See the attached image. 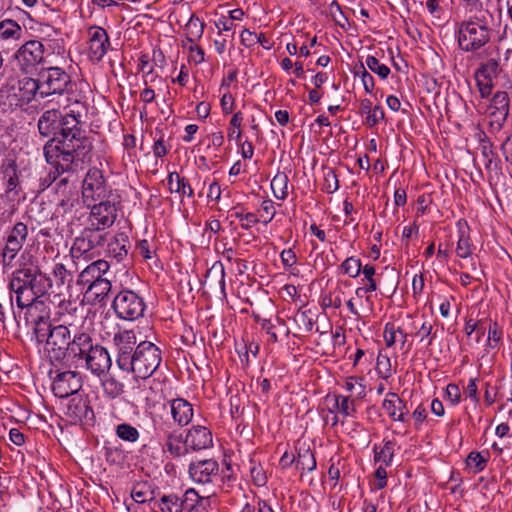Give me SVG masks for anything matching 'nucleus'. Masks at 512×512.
<instances>
[{
  "mask_svg": "<svg viewBox=\"0 0 512 512\" xmlns=\"http://www.w3.org/2000/svg\"><path fill=\"white\" fill-rule=\"evenodd\" d=\"M81 118V113L74 109L63 114L52 108L45 110L37 121L40 136L48 138L43 146L45 160L54 169L47 176L49 185L92 160L93 142L82 128Z\"/></svg>",
  "mask_w": 512,
  "mask_h": 512,
  "instance_id": "1",
  "label": "nucleus"
},
{
  "mask_svg": "<svg viewBox=\"0 0 512 512\" xmlns=\"http://www.w3.org/2000/svg\"><path fill=\"white\" fill-rule=\"evenodd\" d=\"M52 287V280L43 273L38 266H23L12 272L9 282V304L14 319L19 323L18 317L24 311V319L29 320L34 311H38L43 302L38 299L45 295Z\"/></svg>",
  "mask_w": 512,
  "mask_h": 512,
  "instance_id": "2",
  "label": "nucleus"
},
{
  "mask_svg": "<svg viewBox=\"0 0 512 512\" xmlns=\"http://www.w3.org/2000/svg\"><path fill=\"white\" fill-rule=\"evenodd\" d=\"M108 232L88 224L75 237L70 254L73 259L92 260L101 255V250L107 243Z\"/></svg>",
  "mask_w": 512,
  "mask_h": 512,
  "instance_id": "3",
  "label": "nucleus"
},
{
  "mask_svg": "<svg viewBox=\"0 0 512 512\" xmlns=\"http://www.w3.org/2000/svg\"><path fill=\"white\" fill-rule=\"evenodd\" d=\"M161 360V350L150 341H142L136 346L134 355L128 362V368L123 371L146 379L156 371Z\"/></svg>",
  "mask_w": 512,
  "mask_h": 512,
  "instance_id": "4",
  "label": "nucleus"
},
{
  "mask_svg": "<svg viewBox=\"0 0 512 512\" xmlns=\"http://www.w3.org/2000/svg\"><path fill=\"white\" fill-rule=\"evenodd\" d=\"M37 75L40 81L41 99L72 91L74 83L71 76L61 67H43Z\"/></svg>",
  "mask_w": 512,
  "mask_h": 512,
  "instance_id": "5",
  "label": "nucleus"
},
{
  "mask_svg": "<svg viewBox=\"0 0 512 512\" xmlns=\"http://www.w3.org/2000/svg\"><path fill=\"white\" fill-rule=\"evenodd\" d=\"M491 32L488 26L480 20L461 23L458 31V43L466 52H474L490 40Z\"/></svg>",
  "mask_w": 512,
  "mask_h": 512,
  "instance_id": "6",
  "label": "nucleus"
},
{
  "mask_svg": "<svg viewBox=\"0 0 512 512\" xmlns=\"http://www.w3.org/2000/svg\"><path fill=\"white\" fill-rule=\"evenodd\" d=\"M112 307L118 318L134 321L144 315L146 303L133 290L123 289L114 297Z\"/></svg>",
  "mask_w": 512,
  "mask_h": 512,
  "instance_id": "7",
  "label": "nucleus"
},
{
  "mask_svg": "<svg viewBox=\"0 0 512 512\" xmlns=\"http://www.w3.org/2000/svg\"><path fill=\"white\" fill-rule=\"evenodd\" d=\"M119 196H111L93 203H87L85 206L90 209L87 223L94 224L95 227L106 230L111 227L117 219Z\"/></svg>",
  "mask_w": 512,
  "mask_h": 512,
  "instance_id": "8",
  "label": "nucleus"
},
{
  "mask_svg": "<svg viewBox=\"0 0 512 512\" xmlns=\"http://www.w3.org/2000/svg\"><path fill=\"white\" fill-rule=\"evenodd\" d=\"M82 202L93 203L98 200L115 196L112 189L107 185L103 172L96 168H90L82 183Z\"/></svg>",
  "mask_w": 512,
  "mask_h": 512,
  "instance_id": "9",
  "label": "nucleus"
},
{
  "mask_svg": "<svg viewBox=\"0 0 512 512\" xmlns=\"http://www.w3.org/2000/svg\"><path fill=\"white\" fill-rule=\"evenodd\" d=\"M49 376L52 379V392L58 398H67L82 388V376L78 371L55 368L50 370Z\"/></svg>",
  "mask_w": 512,
  "mask_h": 512,
  "instance_id": "10",
  "label": "nucleus"
},
{
  "mask_svg": "<svg viewBox=\"0 0 512 512\" xmlns=\"http://www.w3.org/2000/svg\"><path fill=\"white\" fill-rule=\"evenodd\" d=\"M72 330L65 324L54 326L49 337L46 338L45 351L50 360L63 363L66 351L69 348Z\"/></svg>",
  "mask_w": 512,
  "mask_h": 512,
  "instance_id": "11",
  "label": "nucleus"
},
{
  "mask_svg": "<svg viewBox=\"0 0 512 512\" xmlns=\"http://www.w3.org/2000/svg\"><path fill=\"white\" fill-rule=\"evenodd\" d=\"M113 345L116 349V364L123 371L128 368V362L138 345L136 333L134 330L119 328L113 335Z\"/></svg>",
  "mask_w": 512,
  "mask_h": 512,
  "instance_id": "12",
  "label": "nucleus"
},
{
  "mask_svg": "<svg viewBox=\"0 0 512 512\" xmlns=\"http://www.w3.org/2000/svg\"><path fill=\"white\" fill-rule=\"evenodd\" d=\"M15 59L22 72L32 73L44 61V46L38 40H29L17 50Z\"/></svg>",
  "mask_w": 512,
  "mask_h": 512,
  "instance_id": "13",
  "label": "nucleus"
},
{
  "mask_svg": "<svg viewBox=\"0 0 512 512\" xmlns=\"http://www.w3.org/2000/svg\"><path fill=\"white\" fill-rule=\"evenodd\" d=\"M502 73L500 62L491 58L482 63L475 71V80L483 98L488 97L494 87V80Z\"/></svg>",
  "mask_w": 512,
  "mask_h": 512,
  "instance_id": "14",
  "label": "nucleus"
},
{
  "mask_svg": "<svg viewBox=\"0 0 512 512\" xmlns=\"http://www.w3.org/2000/svg\"><path fill=\"white\" fill-rule=\"evenodd\" d=\"M82 361L85 362V368L98 377L105 375L112 366L108 350L98 343L92 345Z\"/></svg>",
  "mask_w": 512,
  "mask_h": 512,
  "instance_id": "15",
  "label": "nucleus"
},
{
  "mask_svg": "<svg viewBox=\"0 0 512 512\" xmlns=\"http://www.w3.org/2000/svg\"><path fill=\"white\" fill-rule=\"evenodd\" d=\"M69 348H67L65 361L78 362L83 360L89 349L92 348L94 341L91 335L85 331H79L73 327L70 336Z\"/></svg>",
  "mask_w": 512,
  "mask_h": 512,
  "instance_id": "16",
  "label": "nucleus"
},
{
  "mask_svg": "<svg viewBox=\"0 0 512 512\" xmlns=\"http://www.w3.org/2000/svg\"><path fill=\"white\" fill-rule=\"evenodd\" d=\"M88 57L93 62H100L110 47L109 36L105 29L92 26L88 30Z\"/></svg>",
  "mask_w": 512,
  "mask_h": 512,
  "instance_id": "17",
  "label": "nucleus"
},
{
  "mask_svg": "<svg viewBox=\"0 0 512 512\" xmlns=\"http://www.w3.org/2000/svg\"><path fill=\"white\" fill-rule=\"evenodd\" d=\"M211 431L201 425L192 426L185 437V445L188 450L199 451L212 446Z\"/></svg>",
  "mask_w": 512,
  "mask_h": 512,
  "instance_id": "18",
  "label": "nucleus"
},
{
  "mask_svg": "<svg viewBox=\"0 0 512 512\" xmlns=\"http://www.w3.org/2000/svg\"><path fill=\"white\" fill-rule=\"evenodd\" d=\"M383 410L393 421L407 423L409 410L406 403L395 392H388L382 403Z\"/></svg>",
  "mask_w": 512,
  "mask_h": 512,
  "instance_id": "19",
  "label": "nucleus"
},
{
  "mask_svg": "<svg viewBox=\"0 0 512 512\" xmlns=\"http://www.w3.org/2000/svg\"><path fill=\"white\" fill-rule=\"evenodd\" d=\"M219 470L218 462L214 459H206L191 463L189 474L192 479L198 483L212 482V478L217 475Z\"/></svg>",
  "mask_w": 512,
  "mask_h": 512,
  "instance_id": "20",
  "label": "nucleus"
},
{
  "mask_svg": "<svg viewBox=\"0 0 512 512\" xmlns=\"http://www.w3.org/2000/svg\"><path fill=\"white\" fill-rule=\"evenodd\" d=\"M168 425H161L157 429V434L165 438V447L166 450L173 457H181L188 452V449L185 445V440L183 441V436L181 433H177V431H170L168 429Z\"/></svg>",
  "mask_w": 512,
  "mask_h": 512,
  "instance_id": "21",
  "label": "nucleus"
},
{
  "mask_svg": "<svg viewBox=\"0 0 512 512\" xmlns=\"http://www.w3.org/2000/svg\"><path fill=\"white\" fill-rule=\"evenodd\" d=\"M21 104H28L32 100L41 98L40 81L31 77H23L17 82V92L14 94Z\"/></svg>",
  "mask_w": 512,
  "mask_h": 512,
  "instance_id": "22",
  "label": "nucleus"
},
{
  "mask_svg": "<svg viewBox=\"0 0 512 512\" xmlns=\"http://www.w3.org/2000/svg\"><path fill=\"white\" fill-rule=\"evenodd\" d=\"M110 265L106 260L98 259L89 264L78 277V284L88 286L104 279V275L109 271Z\"/></svg>",
  "mask_w": 512,
  "mask_h": 512,
  "instance_id": "23",
  "label": "nucleus"
},
{
  "mask_svg": "<svg viewBox=\"0 0 512 512\" xmlns=\"http://www.w3.org/2000/svg\"><path fill=\"white\" fill-rule=\"evenodd\" d=\"M36 312L37 311H34L32 316L29 315L28 321L25 319L24 321L26 326H29L30 324L33 325V334L37 343L43 344L46 342V338L50 336L54 326H52L48 317L44 315H36Z\"/></svg>",
  "mask_w": 512,
  "mask_h": 512,
  "instance_id": "24",
  "label": "nucleus"
},
{
  "mask_svg": "<svg viewBox=\"0 0 512 512\" xmlns=\"http://www.w3.org/2000/svg\"><path fill=\"white\" fill-rule=\"evenodd\" d=\"M204 285L213 291L219 290L221 294L225 295V269L222 262H214L207 270Z\"/></svg>",
  "mask_w": 512,
  "mask_h": 512,
  "instance_id": "25",
  "label": "nucleus"
},
{
  "mask_svg": "<svg viewBox=\"0 0 512 512\" xmlns=\"http://www.w3.org/2000/svg\"><path fill=\"white\" fill-rule=\"evenodd\" d=\"M112 288L111 281L107 278L98 280L93 284L86 286L84 297L92 304L103 303L108 297Z\"/></svg>",
  "mask_w": 512,
  "mask_h": 512,
  "instance_id": "26",
  "label": "nucleus"
},
{
  "mask_svg": "<svg viewBox=\"0 0 512 512\" xmlns=\"http://www.w3.org/2000/svg\"><path fill=\"white\" fill-rule=\"evenodd\" d=\"M130 246L129 237L125 233H118L107 243V253L121 262L127 257Z\"/></svg>",
  "mask_w": 512,
  "mask_h": 512,
  "instance_id": "27",
  "label": "nucleus"
},
{
  "mask_svg": "<svg viewBox=\"0 0 512 512\" xmlns=\"http://www.w3.org/2000/svg\"><path fill=\"white\" fill-rule=\"evenodd\" d=\"M171 415L180 426L188 425L193 418V407L185 399L177 398L171 401Z\"/></svg>",
  "mask_w": 512,
  "mask_h": 512,
  "instance_id": "28",
  "label": "nucleus"
},
{
  "mask_svg": "<svg viewBox=\"0 0 512 512\" xmlns=\"http://www.w3.org/2000/svg\"><path fill=\"white\" fill-rule=\"evenodd\" d=\"M85 307L82 303H77L71 300H63L57 307V315L62 318L65 325L73 327L72 318H84Z\"/></svg>",
  "mask_w": 512,
  "mask_h": 512,
  "instance_id": "29",
  "label": "nucleus"
},
{
  "mask_svg": "<svg viewBox=\"0 0 512 512\" xmlns=\"http://www.w3.org/2000/svg\"><path fill=\"white\" fill-rule=\"evenodd\" d=\"M184 503L186 512H208L211 499L200 496L193 488H190L184 493Z\"/></svg>",
  "mask_w": 512,
  "mask_h": 512,
  "instance_id": "30",
  "label": "nucleus"
},
{
  "mask_svg": "<svg viewBox=\"0 0 512 512\" xmlns=\"http://www.w3.org/2000/svg\"><path fill=\"white\" fill-rule=\"evenodd\" d=\"M28 237L27 225L23 222H17L7 231L4 237V243L22 249Z\"/></svg>",
  "mask_w": 512,
  "mask_h": 512,
  "instance_id": "31",
  "label": "nucleus"
},
{
  "mask_svg": "<svg viewBox=\"0 0 512 512\" xmlns=\"http://www.w3.org/2000/svg\"><path fill=\"white\" fill-rule=\"evenodd\" d=\"M167 181L170 192L179 193L180 195L187 196L189 198L194 196V190L189 181L185 177L180 176L179 173H169Z\"/></svg>",
  "mask_w": 512,
  "mask_h": 512,
  "instance_id": "32",
  "label": "nucleus"
},
{
  "mask_svg": "<svg viewBox=\"0 0 512 512\" xmlns=\"http://www.w3.org/2000/svg\"><path fill=\"white\" fill-rule=\"evenodd\" d=\"M205 23L198 16L192 14L185 25L186 40L188 43L197 42L203 35Z\"/></svg>",
  "mask_w": 512,
  "mask_h": 512,
  "instance_id": "33",
  "label": "nucleus"
},
{
  "mask_svg": "<svg viewBox=\"0 0 512 512\" xmlns=\"http://www.w3.org/2000/svg\"><path fill=\"white\" fill-rule=\"evenodd\" d=\"M22 34L23 29L16 21L6 19L0 22V39L19 40Z\"/></svg>",
  "mask_w": 512,
  "mask_h": 512,
  "instance_id": "34",
  "label": "nucleus"
},
{
  "mask_svg": "<svg viewBox=\"0 0 512 512\" xmlns=\"http://www.w3.org/2000/svg\"><path fill=\"white\" fill-rule=\"evenodd\" d=\"M185 506L184 496L179 497L176 494L164 495L159 503L162 512H183L186 511Z\"/></svg>",
  "mask_w": 512,
  "mask_h": 512,
  "instance_id": "35",
  "label": "nucleus"
},
{
  "mask_svg": "<svg viewBox=\"0 0 512 512\" xmlns=\"http://www.w3.org/2000/svg\"><path fill=\"white\" fill-rule=\"evenodd\" d=\"M289 179L285 172H278L271 181V189L277 199L285 200L288 196Z\"/></svg>",
  "mask_w": 512,
  "mask_h": 512,
  "instance_id": "36",
  "label": "nucleus"
},
{
  "mask_svg": "<svg viewBox=\"0 0 512 512\" xmlns=\"http://www.w3.org/2000/svg\"><path fill=\"white\" fill-rule=\"evenodd\" d=\"M399 334L401 339V346L403 347L407 341V338L409 336L408 333H405L401 327H397L394 323L388 322L385 324L384 327V341L387 347H391L396 343V335Z\"/></svg>",
  "mask_w": 512,
  "mask_h": 512,
  "instance_id": "37",
  "label": "nucleus"
},
{
  "mask_svg": "<svg viewBox=\"0 0 512 512\" xmlns=\"http://www.w3.org/2000/svg\"><path fill=\"white\" fill-rule=\"evenodd\" d=\"M131 497L137 503H145L154 499L151 485L146 481L137 482L131 490Z\"/></svg>",
  "mask_w": 512,
  "mask_h": 512,
  "instance_id": "38",
  "label": "nucleus"
},
{
  "mask_svg": "<svg viewBox=\"0 0 512 512\" xmlns=\"http://www.w3.org/2000/svg\"><path fill=\"white\" fill-rule=\"evenodd\" d=\"M102 387L105 395L111 399L119 397L125 391V385L113 375L102 381Z\"/></svg>",
  "mask_w": 512,
  "mask_h": 512,
  "instance_id": "39",
  "label": "nucleus"
},
{
  "mask_svg": "<svg viewBox=\"0 0 512 512\" xmlns=\"http://www.w3.org/2000/svg\"><path fill=\"white\" fill-rule=\"evenodd\" d=\"M296 467L301 470L313 471L316 468V459L310 448H300L296 459Z\"/></svg>",
  "mask_w": 512,
  "mask_h": 512,
  "instance_id": "40",
  "label": "nucleus"
},
{
  "mask_svg": "<svg viewBox=\"0 0 512 512\" xmlns=\"http://www.w3.org/2000/svg\"><path fill=\"white\" fill-rule=\"evenodd\" d=\"M394 446L395 443L393 441L387 440L384 441V445L378 450V447L374 446V459L376 462H382L386 466L390 465L394 456Z\"/></svg>",
  "mask_w": 512,
  "mask_h": 512,
  "instance_id": "41",
  "label": "nucleus"
},
{
  "mask_svg": "<svg viewBox=\"0 0 512 512\" xmlns=\"http://www.w3.org/2000/svg\"><path fill=\"white\" fill-rule=\"evenodd\" d=\"M115 434L125 442L135 443L140 437L136 427L128 423L118 424L115 428Z\"/></svg>",
  "mask_w": 512,
  "mask_h": 512,
  "instance_id": "42",
  "label": "nucleus"
},
{
  "mask_svg": "<svg viewBox=\"0 0 512 512\" xmlns=\"http://www.w3.org/2000/svg\"><path fill=\"white\" fill-rule=\"evenodd\" d=\"M21 249L11 246L10 244L4 243V247L1 251V260L3 272L6 273L14 266V260L17 257Z\"/></svg>",
  "mask_w": 512,
  "mask_h": 512,
  "instance_id": "43",
  "label": "nucleus"
},
{
  "mask_svg": "<svg viewBox=\"0 0 512 512\" xmlns=\"http://www.w3.org/2000/svg\"><path fill=\"white\" fill-rule=\"evenodd\" d=\"M3 174L4 177L7 178L6 192L9 193L15 191L19 185L16 163L14 161L8 162V164L3 167Z\"/></svg>",
  "mask_w": 512,
  "mask_h": 512,
  "instance_id": "44",
  "label": "nucleus"
},
{
  "mask_svg": "<svg viewBox=\"0 0 512 512\" xmlns=\"http://www.w3.org/2000/svg\"><path fill=\"white\" fill-rule=\"evenodd\" d=\"M334 398L336 408L343 416L349 417L354 415V413L356 412L354 400H351L350 397L348 396L338 394H335Z\"/></svg>",
  "mask_w": 512,
  "mask_h": 512,
  "instance_id": "45",
  "label": "nucleus"
},
{
  "mask_svg": "<svg viewBox=\"0 0 512 512\" xmlns=\"http://www.w3.org/2000/svg\"><path fill=\"white\" fill-rule=\"evenodd\" d=\"M509 95L505 91H498L494 94L489 110L502 111L509 113Z\"/></svg>",
  "mask_w": 512,
  "mask_h": 512,
  "instance_id": "46",
  "label": "nucleus"
},
{
  "mask_svg": "<svg viewBox=\"0 0 512 512\" xmlns=\"http://www.w3.org/2000/svg\"><path fill=\"white\" fill-rule=\"evenodd\" d=\"M354 76H359L361 78L364 89L367 93H372L375 82L373 76L367 72L365 65L360 63L359 66L354 67Z\"/></svg>",
  "mask_w": 512,
  "mask_h": 512,
  "instance_id": "47",
  "label": "nucleus"
},
{
  "mask_svg": "<svg viewBox=\"0 0 512 512\" xmlns=\"http://www.w3.org/2000/svg\"><path fill=\"white\" fill-rule=\"evenodd\" d=\"M341 268L343 272L351 278H356L363 270L361 260L356 257H348L345 259L341 264Z\"/></svg>",
  "mask_w": 512,
  "mask_h": 512,
  "instance_id": "48",
  "label": "nucleus"
},
{
  "mask_svg": "<svg viewBox=\"0 0 512 512\" xmlns=\"http://www.w3.org/2000/svg\"><path fill=\"white\" fill-rule=\"evenodd\" d=\"M488 459L483 456L482 453L477 451H472L468 454L466 458L467 466L474 469V473H479L486 468Z\"/></svg>",
  "mask_w": 512,
  "mask_h": 512,
  "instance_id": "49",
  "label": "nucleus"
},
{
  "mask_svg": "<svg viewBox=\"0 0 512 512\" xmlns=\"http://www.w3.org/2000/svg\"><path fill=\"white\" fill-rule=\"evenodd\" d=\"M415 336L419 338L420 342L427 340V345L430 346L436 337L434 325L429 321H424L421 326L416 330Z\"/></svg>",
  "mask_w": 512,
  "mask_h": 512,
  "instance_id": "50",
  "label": "nucleus"
},
{
  "mask_svg": "<svg viewBox=\"0 0 512 512\" xmlns=\"http://www.w3.org/2000/svg\"><path fill=\"white\" fill-rule=\"evenodd\" d=\"M366 66L369 70L376 73L381 79H386L390 74V68L379 62L374 56H368L366 58Z\"/></svg>",
  "mask_w": 512,
  "mask_h": 512,
  "instance_id": "51",
  "label": "nucleus"
},
{
  "mask_svg": "<svg viewBox=\"0 0 512 512\" xmlns=\"http://www.w3.org/2000/svg\"><path fill=\"white\" fill-rule=\"evenodd\" d=\"M80 207V200L77 196H69L63 198L58 204V212L62 214H74L76 217V213Z\"/></svg>",
  "mask_w": 512,
  "mask_h": 512,
  "instance_id": "52",
  "label": "nucleus"
},
{
  "mask_svg": "<svg viewBox=\"0 0 512 512\" xmlns=\"http://www.w3.org/2000/svg\"><path fill=\"white\" fill-rule=\"evenodd\" d=\"M105 458L110 464H120L124 460L123 449L120 446H105Z\"/></svg>",
  "mask_w": 512,
  "mask_h": 512,
  "instance_id": "53",
  "label": "nucleus"
},
{
  "mask_svg": "<svg viewBox=\"0 0 512 512\" xmlns=\"http://www.w3.org/2000/svg\"><path fill=\"white\" fill-rule=\"evenodd\" d=\"M309 314V311H299L295 316L296 323L304 332H311L315 324Z\"/></svg>",
  "mask_w": 512,
  "mask_h": 512,
  "instance_id": "54",
  "label": "nucleus"
},
{
  "mask_svg": "<svg viewBox=\"0 0 512 512\" xmlns=\"http://www.w3.org/2000/svg\"><path fill=\"white\" fill-rule=\"evenodd\" d=\"M363 273V281H366L365 286L367 289H370L371 291H376L378 288L377 280L375 279L376 269L373 265L367 264L363 267L362 270Z\"/></svg>",
  "mask_w": 512,
  "mask_h": 512,
  "instance_id": "55",
  "label": "nucleus"
},
{
  "mask_svg": "<svg viewBox=\"0 0 512 512\" xmlns=\"http://www.w3.org/2000/svg\"><path fill=\"white\" fill-rule=\"evenodd\" d=\"M456 253L460 258H467L472 254L469 236L462 233L456 247Z\"/></svg>",
  "mask_w": 512,
  "mask_h": 512,
  "instance_id": "56",
  "label": "nucleus"
},
{
  "mask_svg": "<svg viewBox=\"0 0 512 512\" xmlns=\"http://www.w3.org/2000/svg\"><path fill=\"white\" fill-rule=\"evenodd\" d=\"M339 188V182L336 173L328 169L324 175L323 189L328 193H334Z\"/></svg>",
  "mask_w": 512,
  "mask_h": 512,
  "instance_id": "57",
  "label": "nucleus"
},
{
  "mask_svg": "<svg viewBox=\"0 0 512 512\" xmlns=\"http://www.w3.org/2000/svg\"><path fill=\"white\" fill-rule=\"evenodd\" d=\"M253 483L258 487H263L267 483L266 473L261 465H253L250 469Z\"/></svg>",
  "mask_w": 512,
  "mask_h": 512,
  "instance_id": "58",
  "label": "nucleus"
},
{
  "mask_svg": "<svg viewBox=\"0 0 512 512\" xmlns=\"http://www.w3.org/2000/svg\"><path fill=\"white\" fill-rule=\"evenodd\" d=\"M255 321L261 326L263 330L266 331V333L270 336V339L272 342H277L278 337L276 332L274 331L275 324L270 320L266 318H262L259 315H255Z\"/></svg>",
  "mask_w": 512,
  "mask_h": 512,
  "instance_id": "59",
  "label": "nucleus"
},
{
  "mask_svg": "<svg viewBox=\"0 0 512 512\" xmlns=\"http://www.w3.org/2000/svg\"><path fill=\"white\" fill-rule=\"evenodd\" d=\"M53 275L58 285H64L71 280V275L62 263L55 264L53 268Z\"/></svg>",
  "mask_w": 512,
  "mask_h": 512,
  "instance_id": "60",
  "label": "nucleus"
},
{
  "mask_svg": "<svg viewBox=\"0 0 512 512\" xmlns=\"http://www.w3.org/2000/svg\"><path fill=\"white\" fill-rule=\"evenodd\" d=\"M385 117L384 110L381 106H375L370 113L367 114L365 124L368 127H374Z\"/></svg>",
  "mask_w": 512,
  "mask_h": 512,
  "instance_id": "61",
  "label": "nucleus"
},
{
  "mask_svg": "<svg viewBox=\"0 0 512 512\" xmlns=\"http://www.w3.org/2000/svg\"><path fill=\"white\" fill-rule=\"evenodd\" d=\"M478 378H472L469 380L467 386L464 389V393L466 397L470 398L474 405L477 406L479 404L480 398L477 387Z\"/></svg>",
  "mask_w": 512,
  "mask_h": 512,
  "instance_id": "62",
  "label": "nucleus"
},
{
  "mask_svg": "<svg viewBox=\"0 0 512 512\" xmlns=\"http://www.w3.org/2000/svg\"><path fill=\"white\" fill-rule=\"evenodd\" d=\"M234 216L242 221L241 227L245 230L250 229L253 225H255L259 220L254 213H243V212H235Z\"/></svg>",
  "mask_w": 512,
  "mask_h": 512,
  "instance_id": "63",
  "label": "nucleus"
},
{
  "mask_svg": "<svg viewBox=\"0 0 512 512\" xmlns=\"http://www.w3.org/2000/svg\"><path fill=\"white\" fill-rule=\"evenodd\" d=\"M260 38L261 36H258V34L250 31L249 29H244L240 34V41L242 45L248 48L257 44Z\"/></svg>",
  "mask_w": 512,
  "mask_h": 512,
  "instance_id": "64",
  "label": "nucleus"
}]
</instances>
